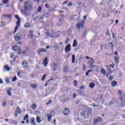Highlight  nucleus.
<instances>
[{"label": "nucleus", "mask_w": 125, "mask_h": 125, "mask_svg": "<svg viewBox=\"0 0 125 125\" xmlns=\"http://www.w3.org/2000/svg\"><path fill=\"white\" fill-rule=\"evenodd\" d=\"M48 59H47V57H46L44 60H43V65H44V66L45 67H46V66H47V64H48Z\"/></svg>", "instance_id": "13"}, {"label": "nucleus", "mask_w": 125, "mask_h": 125, "mask_svg": "<svg viewBox=\"0 0 125 125\" xmlns=\"http://www.w3.org/2000/svg\"><path fill=\"white\" fill-rule=\"evenodd\" d=\"M118 23H119V21L118 20H117L115 21V24L116 25H117L118 24Z\"/></svg>", "instance_id": "61"}, {"label": "nucleus", "mask_w": 125, "mask_h": 125, "mask_svg": "<svg viewBox=\"0 0 125 125\" xmlns=\"http://www.w3.org/2000/svg\"><path fill=\"white\" fill-rule=\"evenodd\" d=\"M11 88H9L7 90V94L9 95V96H11Z\"/></svg>", "instance_id": "20"}, {"label": "nucleus", "mask_w": 125, "mask_h": 125, "mask_svg": "<svg viewBox=\"0 0 125 125\" xmlns=\"http://www.w3.org/2000/svg\"><path fill=\"white\" fill-rule=\"evenodd\" d=\"M101 72L104 75H106V70L104 68H102L101 69Z\"/></svg>", "instance_id": "22"}, {"label": "nucleus", "mask_w": 125, "mask_h": 125, "mask_svg": "<svg viewBox=\"0 0 125 125\" xmlns=\"http://www.w3.org/2000/svg\"><path fill=\"white\" fill-rule=\"evenodd\" d=\"M52 70L53 71H56L57 70V65L56 64H54L52 66Z\"/></svg>", "instance_id": "19"}, {"label": "nucleus", "mask_w": 125, "mask_h": 125, "mask_svg": "<svg viewBox=\"0 0 125 125\" xmlns=\"http://www.w3.org/2000/svg\"><path fill=\"white\" fill-rule=\"evenodd\" d=\"M21 13L23 14V15H24V16H28V15H29L28 13L26 12L25 10H21Z\"/></svg>", "instance_id": "15"}, {"label": "nucleus", "mask_w": 125, "mask_h": 125, "mask_svg": "<svg viewBox=\"0 0 125 125\" xmlns=\"http://www.w3.org/2000/svg\"><path fill=\"white\" fill-rule=\"evenodd\" d=\"M31 108L32 110H36V108H37V104H32L31 106Z\"/></svg>", "instance_id": "26"}, {"label": "nucleus", "mask_w": 125, "mask_h": 125, "mask_svg": "<svg viewBox=\"0 0 125 125\" xmlns=\"http://www.w3.org/2000/svg\"><path fill=\"white\" fill-rule=\"evenodd\" d=\"M25 84V83L24 82H20L18 84V86L19 87H24V85Z\"/></svg>", "instance_id": "14"}, {"label": "nucleus", "mask_w": 125, "mask_h": 125, "mask_svg": "<svg viewBox=\"0 0 125 125\" xmlns=\"http://www.w3.org/2000/svg\"><path fill=\"white\" fill-rule=\"evenodd\" d=\"M95 84H94V83H91L89 84V87H90V88H93V87H94Z\"/></svg>", "instance_id": "30"}, {"label": "nucleus", "mask_w": 125, "mask_h": 125, "mask_svg": "<svg viewBox=\"0 0 125 125\" xmlns=\"http://www.w3.org/2000/svg\"><path fill=\"white\" fill-rule=\"evenodd\" d=\"M76 96H77V94H73V98L74 99H75V98H76Z\"/></svg>", "instance_id": "60"}, {"label": "nucleus", "mask_w": 125, "mask_h": 125, "mask_svg": "<svg viewBox=\"0 0 125 125\" xmlns=\"http://www.w3.org/2000/svg\"><path fill=\"white\" fill-rule=\"evenodd\" d=\"M83 70H85V65L84 64H83Z\"/></svg>", "instance_id": "63"}, {"label": "nucleus", "mask_w": 125, "mask_h": 125, "mask_svg": "<svg viewBox=\"0 0 125 125\" xmlns=\"http://www.w3.org/2000/svg\"><path fill=\"white\" fill-rule=\"evenodd\" d=\"M10 57L11 58H13L14 57V54H13V53H11Z\"/></svg>", "instance_id": "47"}, {"label": "nucleus", "mask_w": 125, "mask_h": 125, "mask_svg": "<svg viewBox=\"0 0 125 125\" xmlns=\"http://www.w3.org/2000/svg\"><path fill=\"white\" fill-rule=\"evenodd\" d=\"M45 7L46 8H49L50 7V5H49V4H46L45 5Z\"/></svg>", "instance_id": "44"}, {"label": "nucleus", "mask_w": 125, "mask_h": 125, "mask_svg": "<svg viewBox=\"0 0 125 125\" xmlns=\"http://www.w3.org/2000/svg\"><path fill=\"white\" fill-rule=\"evenodd\" d=\"M36 120L38 123H41L42 122V120H41V118L40 117V116H37Z\"/></svg>", "instance_id": "31"}, {"label": "nucleus", "mask_w": 125, "mask_h": 125, "mask_svg": "<svg viewBox=\"0 0 125 125\" xmlns=\"http://www.w3.org/2000/svg\"><path fill=\"white\" fill-rule=\"evenodd\" d=\"M28 119H29V115H28L27 114L25 116L23 120H24V121H27V120H28Z\"/></svg>", "instance_id": "34"}, {"label": "nucleus", "mask_w": 125, "mask_h": 125, "mask_svg": "<svg viewBox=\"0 0 125 125\" xmlns=\"http://www.w3.org/2000/svg\"><path fill=\"white\" fill-rule=\"evenodd\" d=\"M46 35L47 37H50V38L52 39H56V38L59 37V34L57 31H49V30H48L46 32Z\"/></svg>", "instance_id": "2"}, {"label": "nucleus", "mask_w": 125, "mask_h": 125, "mask_svg": "<svg viewBox=\"0 0 125 125\" xmlns=\"http://www.w3.org/2000/svg\"><path fill=\"white\" fill-rule=\"evenodd\" d=\"M112 36L113 39H115V34H114L113 32L112 33Z\"/></svg>", "instance_id": "54"}, {"label": "nucleus", "mask_w": 125, "mask_h": 125, "mask_svg": "<svg viewBox=\"0 0 125 125\" xmlns=\"http://www.w3.org/2000/svg\"><path fill=\"white\" fill-rule=\"evenodd\" d=\"M80 88L81 89H84L85 88V87H84V86H82Z\"/></svg>", "instance_id": "56"}, {"label": "nucleus", "mask_w": 125, "mask_h": 125, "mask_svg": "<svg viewBox=\"0 0 125 125\" xmlns=\"http://www.w3.org/2000/svg\"><path fill=\"white\" fill-rule=\"evenodd\" d=\"M5 81L6 83H10V82L9 81V78H8V77H6L5 79Z\"/></svg>", "instance_id": "32"}, {"label": "nucleus", "mask_w": 125, "mask_h": 125, "mask_svg": "<svg viewBox=\"0 0 125 125\" xmlns=\"http://www.w3.org/2000/svg\"><path fill=\"white\" fill-rule=\"evenodd\" d=\"M14 114H15V117H17L18 115H17V113H16V112H14Z\"/></svg>", "instance_id": "62"}, {"label": "nucleus", "mask_w": 125, "mask_h": 125, "mask_svg": "<svg viewBox=\"0 0 125 125\" xmlns=\"http://www.w3.org/2000/svg\"><path fill=\"white\" fill-rule=\"evenodd\" d=\"M0 83L2 84L3 83V81L1 79H0Z\"/></svg>", "instance_id": "57"}, {"label": "nucleus", "mask_w": 125, "mask_h": 125, "mask_svg": "<svg viewBox=\"0 0 125 125\" xmlns=\"http://www.w3.org/2000/svg\"><path fill=\"white\" fill-rule=\"evenodd\" d=\"M84 23V21H81L77 25V28L81 29V28H83V24Z\"/></svg>", "instance_id": "7"}, {"label": "nucleus", "mask_w": 125, "mask_h": 125, "mask_svg": "<svg viewBox=\"0 0 125 125\" xmlns=\"http://www.w3.org/2000/svg\"><path fill=\"white\" fill-rule=\"evenodd\" d=\"M67 6H72V2H70L68 3Z\"/></svg>", "instance_id": "52"}, {"label": "nucleus", "mask_w": 125, "mask_h": 125, "mask_svg": "<svg viewBox=\"0 0 125 125\" xmlns=\"http://www.w3.org/2000/svg\"><path fill=\"white\" fill-rule=\"evenodd\" d=\"M52 80H53V79H50L47 82H46V84L45 85V86H47V85L48 84V83H49V82L50 81H52Z\"/></svg>", "instance_id": "41"}, {"label": "nucleus", "mask_w": 125, "mask_h": 125, "mask_svg": "<svg viewBox=\"0 0 125 125\" xmlns=\"http://www.w3.org/2000/svg\"><path fill=\"white\" fill-rule=\"evenodd\" d=\"M15 18L16 19H18V20H19V19H20V18H19V16H17V15H15Z\"/></svg>", "instance_id": "51"}, {"label": "nucleus", "mask_w": 125, "mask_h": 125, "mask_svg": "<svg viewBox=\"0 0 125 125\" xmlns=\"http://www.w3.org/2000/svg\"><path fill=\"white\" fill-rule=\"evenodd\" d=\"M71 51V45L70 44H68L66 47L64 49L65 52H68Z\"/></svg>", "instance_id": "9"}, {"label": "nucleus", "mask_w": 125, "mask_h": 125, "mask_svg": "<svg viewBox=\"0 0 125 125\" xmlns=\"http://www.w3.org/2000/svg\"><path fill=\"white\" fill-rule=\"evenodd\" d=\"M68 0H66V1H64L63 3H62V4H63V5H64V4H67V3L68 2Z\"/></svg>", "instance_id": "55"}, {"label": "nucleus", "mask_w": 125, "mask_h": 125, "mask_svg": "<svg viewBox=\"0 0 125 125\" xmlns=\"http://www.w3.org/2000/svg\"><path fill=\"white\" fill-rule=\"evenodd\" d=\"M31 124L32 125H36V123L35 122V118H33L31 119Z\"/></svg>", "instance_id": "23"}, {"label": "nucleus", "mask_w": 125, "mask_h": 125, "mask_svg": "<svg viewBox=\"0 0 125 125\" xmlns=\"http://www.w3.org/2000/svg\"><path fill=\"white\" fill-rule=\"evenodd\" d=\"M30 86H31L32 88L35 89L38 87V86L36 84H30Z\"/></svg>", "instance_id": "21"}, {"label": "nucleus", "mask_w": 125, "mask_h": 125, "mask_svg": "<svg viewBox=\"0 0 125 125\" xmlns=\"http://www.w3.org/2000/svg\"><path fill=\"white\" fill-rule=\"evenodd\" d=\"M2 106H6V102H3V104H2Z\"/></svg>", "instance_id": "48"}, {"label": "nucleus", "mask_w": 125, "mask_h": 125, "mask_svg": "<svg viewBox=\"0 0 125 125\" xmlns=\"http://www.w3.org/2000/svg\"><path fill=\"white\" fill-rule=\"evenodd\" d=\"M33 1L37 2L38 4L40 3V0H33Z\"/></svg>", "instance_id": "49"}, {"label": "nucleus", "mask_w": 125, "mask_h": 125, "mask_svg": "<svg viewBox=\"0 0 125 125\" xmlns=\"http://www.w3.org/2000/svg\"><path fill=\"white\" fill-rule=\"evenodd\" d=\"M22 65L25 70H27V69H28V62L27 61H23L22 63Z\"/></svg>", "instance_id": "8"}, {"label": "nucleus", "mask_w": 125, "mask_h": 125, "mask_svg": "<svg viewBox=\"0 0 125 125\" xmlns=\"http://www.w3.org/2000/svg\"><path fill=\"white\" fill-rule=\"evenodd\" d=\"M113 79H114V76H110L109 78V80L110 81H112L113 80Z\"/></svg>", "instance_id": "43"}, {"label": "nucleus", "mask_w": 125, "mask_h": 125, "mask_svg": "<svg viewBox=\"0 0 125 125\" xmlns=\"http://www.w3.org/2000/svg\"><path fill=\"white\" fill-rule=\"evenodd\" d=\"M85 37V33H84L83 34V36H82V39H84Z\"/></svg>", "instance_id": "58"}, {"label": "nucleus", "mask_w": 125, "mask_h": 125, "mask_svg": "<svg viewBox=\"0 0 125 125\" xmlns=\"http://www.w3.org/2000/svg\"><path fill=\"white\" fill-rule=\"evenodd\" d=\"M11 70V69H10V67H9V66H8V65H5L4 67V71H10Z\"/></svg>", "instance_id": "16"}, {"label": "nucleus", "mask_w": 125, "mask_h": 125, "mask_svg": "<svg viewBox=\"0 0 125 125\" xmlns=\"http://www.w3.org/2000/svg\"><path fill=\"white\" fill-rule=\"evenodd\" d=\"M24 8L26 11H28V10H29V11H31V10L33 9V6L31 3L29 2V1H27L26 2L24 3Z\"/></svg>", "instance_id": "3"}, {"label": "nucleus", "mask_w": 125, "mask_h": 125, "mask_svg": "<svg viewBox=\"0 0 125 125\" xmlns=\"http://www.w3.org/2000/svg\"><path fill=\"white\" fill-rule=\"evenodd\" d=\"M17 25L16 26V27L15 28L13 34H15L16 32L18 30V29L19 28V26H20V24H21V21H20V19H19L16 23Z\"/></svg>", "instance_id": "6"}, {"label": "nucleus", "mask_w": 125, "mask_h": 125, "mask_svg": "<svg viewBox=\"0 0 125 125\" xmlns=\"http://www.w3.org/2000/svg\"><path fill=\"white\" fill-rule=\"evenodd\" d=\"M89 63L90 64H94V60L93 58H91L89 61Z\"/></svg>", "instance_id": "28"}, {"label": "nucleus", "mask_w": 125, "mask_h": 125, "mask_svg": "<svg viewBox=\"0 0 125 125\" xmlns=\"http://www.w3.org/2000/svg\"><path fill=\"white\" fill-rule=\"evenodd\" d=\"M42 8L41 6H39V8H38V11L41 13V12H42Z\"/></svg>", "instance_id": "38"}, {"label": "nucleus", "mask_w": 125, "mask_h": 125, "mask_svg": "<svg viewBox=\"0 0 125 125\" xmlns=\"http://www.w3.org/2000/svg\"><path fill=\"white\" fill-rule=\"evenodd\" d=\"M78 46V42H77V40H74L73 46V47H75V46Z\"/></svg>", "instance_id": "24"}, {"label": "nucleus", "mask_w": 125, "mask_h": 125, "mask_svg": "<svg viewBox=\"0 0 125 125\" xmlns=\"http://www.w3.org/2000/svg\"><path fill=\"white\" fill-rule=\"evenodd\" d=\"M24 27L25 28H29V27H30V23H25V24L24 25Z\"/></svg>", "instance_id": "36"}, {"label": "nucleus", "mask_w": 125, "mask_h": 125, "mask_svg": "<svg viewBox=\"0 0 125 125\" xmlns=\"http://www.w3.org/2000/svg\"><path fill=\"white\" fill-rule=\"evenodd\" d=\"M111 85H112V86H116V85H117V82H116V81L112 82Z\"/></svg>", "instance_id": "27"}, {"label": "nucleus", "mask_w": 125, "mask_h": 125, "mask_svg": "<svg viewBox=\"0 0 125 125\" xmlns=\"http://www.w3.org/2000/svg\"><path fill=\"white\" fill-rule=\"evenodd\" d=\"M114 59L115 61V63L116 64H119V60L120 59V58H119V57H115L114 58Z\"/></svg>", "instance_id": "17"}, {"label": "nucleus", "mask_w": 125, "mask_h": 125, "mask_svg": "<svg viewBox=\"0 0 125 125\" xmlns=\"http://www.w3.org/2000/svg\"><path fill=\"white\" fill-rule=\"evenodd\" d=\"M46 77V74L44 75V76L43 77V79H42V82H43V81H44V80H45Z\"/></svg>", "instance_id": "42"}, {"label": "nucleus", "mask_w": 125, "mask_h": 125, "mask_svg": "<svg viewBox=\"0 0 125 125\" xmlns=\"http://www.w3.org/2000/svg\"><path fill=\"white\" fill-rule=\"evenodd\" d=\"M76 58V57L75 56V55H72V62L75 63V59Z\"/></svg>", "instance_id": "29"}, {"label": "nucleus", "mask_w": 125, "mask_h": 125, "mask_svg": "<svg viewBox=\"0 0 125 125\" xmlns=\"http://www.w3.org/2000/svg\"><path fill=\"white\" fill-rule=\"evenodd\" d=\"M39 52H46V50L42 48L39 50Z\"/></svg>", "instance_id": "33"}, {"label": "nucleus", "mask_w": 125, "mask_h": 125, "mask_svg": "<svg viewBox=\"0 0 125 125\" xmlns=\"http://www.w3.org/2000/svg\"><path fill=\"white\" fill-rule=\"evenodd\" d=\"M95 67V65H93V64H90V69H93Z\"/></svg>", "instance_id": "40"}, {"label": "nucleus", "mask_w": 125, "mask_h": 125, "mask_svg": "<svg viewBox=\"0 0 125 125\" xmlns=\"http://www.w3.org/2000/svg\"><path fill=\"white\" fill-rule=\"evenodd\" d=\"M54 47L55 48V49H57V48H58V46L56 45L54 46Z\"/></svg>", "instance_id": "59"}, {"label": "nucleus", "mask_w": 125, "mask_h": 125, "mask_svg": "<svg viewBox=\"0 0 125 125\" xmlns=\"http://www.w3.org/2000/svg\"><path fill=\"white\" fill-rule=\"evenodd\" d=\"M78 85V82H77V81H74V86H77Z\"/></svg>", "instance_id": "46"}, {"label": "nucleus", "mask_w": 125, "mask_h": 125, "mask_svg": "<svg viewBox=\"0 0 125 125\" xmlns=\"http://www.w3.org/2000/svg\"><path fill=\"white\" fill-rule=\"evenodd\" d=\"M92 106H94V107H98V106H99V105H95V104H92Z\"/></svg>", "instance_id": "53"}, {"label": "nucleus", "mask_w": 125, "mask_h": 125, "mask_svg": "<svg viewBox=\"0 0 125 125\" xmlns=\"http://www.w3.org/2000/svg\"><path fill=\"white\" fill-rule=\"evenodd\" d=\"M63 114L65 116H67V115H68L69 113H70V109H69V108H65V109L63 111Z\"/></svg>", "instance_id": "10"}, {"label": "nucleus", "mask_w": 125, "mask_h": 125, "mask_svg": "<svg viewBox=\"0 0 125 125\" xmlns=\"http://www.w3.org/2000/svg\"><path fill=\"white\" fill-rule=\"evenodd\" d=\"M63 71L65 73L68 72L69 71V67L68 66H65L63 68Z\"/></svg>", "instance_id": "25"}, {"label": "nucleus", "mask_w": 125, "mask_h": 125, "mask_svg": "<svg viewBox=\"0 0 125 125\" xmlns=\"http://www.w3.org/2000/svg\"><path fill=\"white\" fill-rule=\"evenodd\" d=\"M123 92L122 91L120 90L118 91V94H120L121 97L120 98V99L121 100V103L123 105H125V97H122V94Z\"/></svg>", "instance_id": "4"}, {"label": "nucleus", "mask_w": 125, "mask_h": 125, "mask_svg": "<svg viewBox=\"0 0 125 125\" xmlns=\"http://www.w3.org/2000/svg\"><path fill=\"white\" fill-rule=\"evenodd\" d=\"M15 41H20L21 39H22L23 38V35H20L19 36L17 35L15 36L14 37Z\"/></svg>", "instance_id": "12"}, {"label": "nucleus", "mask_w": 125, "mask_h": 125, "mask_svg": "<svg viewBox=\"0 0 125 125\" xmlns=\"http://www.w3.org/2000/svg\"><path fill=\"white\" fill-rule=\"evenodd\" d=\"M3 3L6 4L8 3V0H4L3 1Z\"/></svg>", "instance_id": "45"}, {"label": "nucleus", "mask_w": 125, "mask_h": 125, "mask_svg": "<svg viewBox=\"0 0 125 125\" xmlns=\"http://www.w3.org/2000/svg\"><path fill=\"white\" fill-rule=\"evenodd\" d=\"M90 72H92V70H89L87 71L88 73H90Z\"/></svg>", "instance_id": "64"}, {"label": "nucleus", "mask_w": 125, "mask_h": 125, "mask_svg": "<svg viewBox=\"0 0 125 125\" xmlns=\"http://www.w3.org/2000/svg\"><path fill=\"white\" fill-rule=\"evenodd\" d=\"M30 36L31 38H33V31L32 30H30Z\"/></svg>", "instance_id": "39"}, {"label": "nucleus", "mask_w": 125, "mask_h": 125, "mask_svg": "<svg viewBox=\"0 0 125 125\" xmlns=\"http://www.w3.org/2000/svg\"><path fill=\"white\" fill-rule=\"evenodd\" d=\"M100 122H102V118L98 117L94 120V125H95V124H97V123H99Z\"/></svg>", "instance_id": "11"}, {"label": "nucleus", "mask_w": 125, "mask_h": 125, "mask_svg": "<svg viewBox=\"0 0 125 125\" xmlns=\"http://www.w3.org/2000/svg\"><path fill=\"white\" fill-rule=\"evenodd\" d=\"M16 112L18 113V114H21V109L19 107H17L16 109Z\"/></svg>", "instance_id": "18"}, {"label": "nucleus", "mask_w": 125, "mask_h": 125, "mask_svg": "<svg viewBox=\"0 0 125 125\" xmlns=\"http://www.w3.org/2000/svg\"><path fill=\"white\" fill-rule=\"evenodd\" d=\"M52 101L49 100L47 103H46V105H50V104H52Z\"/></svg>", "instance_id": "37"}, {"label": "nucleus", "mask_w": 125, "mask_h": 125, "mask_svg": "<svg viewBox=\"0 0 125 125\" xmlns=\"http://www.w3.org/2000/svg\"><path fill=\"white\" fill-rule=\"evenodd\" d=\"M13 48L15 52H17V54H24V53L27 52L28 49V48H26L23 51L21 52V48L18 45H15L13 47Z\"/></svg>", "instance_id": "1"}, {"label": "nucleus", "mask_w": 125, "mask_h": 125, "mask_svg": "<svg viewBox=\"0 0 125 125\" xmlns=\"http://www.w3.org/2000/svg\"><path fill=\"white\" fill-rule=\"evenodd\" d=\"M36 115H40V111H35Z\"/></svg>", "instance_id": "50"}, {"label": "nucleus", "mask_w": 125, "mask_h": 125, "mask_svg": "<svg viewBox=\"0 0 125 125\" xmlns=\"http://www.w3.org/2000/svg\"><path fill=\"white\" fill-rule=\"evenodd\" d=\"M17 80V77L15 76V77L13 78L12 80V82H16Z\"/></svg>", "instance_id": "35"}, {"label": "nucleus", "mask_w": 125, "mask_h": 125, "mask_svg": "<svg viewBox=\"0 0 125 125\" xmlns=\"http://www.w3.org/2000/svg\"><path fill=\"white\" fill-rule=\"evenodd\" d=\"M54 116H55V111H51L50 113V115L47 114V117L48 122H50V120H51V118H52V117H54Z\"/></svg>", "instance_id": "5"}]
</instances>
